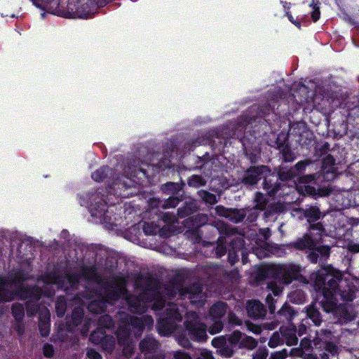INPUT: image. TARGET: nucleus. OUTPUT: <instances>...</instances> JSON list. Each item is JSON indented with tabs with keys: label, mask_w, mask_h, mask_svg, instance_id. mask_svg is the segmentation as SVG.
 Wrapping results in <instances>:
<instances>
[{
	"label": "nucleus",
	"mask_w": 359,
	"mask_h": 359,
	"mask_svg": "<svg viewBox=\"0 0 359 359\" xmlns=\"http://www.w3.org/2000/svg\"><path fill=\"white\" fill-rule=\"evenodd\" d=\"M313 276L316 290H321L323 294L324 299L321 304L324 311L335 312L339 320L345 323L354 320L357 311L350 306H344L339 303V300L351 302L353 299L354 286L343 279L339 271L332 269L325 274L318 273Z\"/></svg>",
	"instance_id": "obj_1"
},
{
	"label": "nucleus",
	"mask_w": 359,
	"mask_h": 359,
	"mask_svg": "<svg viewBox=\"0 0 359 359\" xmlns=\"http://www.w3.org/2000/svg\"><path fill=\"white\" fill-rule=\"evenodd\" d=\"M27 278V276L20 271L11 272L8 278H0V302L11 301L15 297L29 299L27 302V311L28 315H34L38 311V306L35 302L39 299L43 292L39 287H25L21 283Z\"/></svg>",
	"instance_id": "obj_2"
},
{
	"label": "nucleus",
	"mask_w": 359,
	"mask_h": 359,
	"mask_svg": "<svg viewBox=\"0 0 359 359\" xmlns=\"http://www.w3.org/2000/svg\"><path fill=\"white\" fill-rule=\"evenodd\" d=\"M135 285L142 293L140 297H126L132 312L143 313L149 306L154 310H161L165 306V300L156 288L151 287V280L149 278L140 276L136 280Z\"/></svg>",
	"instance_id": "obj_3"
},
{
	"label": "nucleus",
	"mask_w": 359,
	"mask_h": 359,
	"mask_svg": "<svg viewBox=\"0 0 359 359\" xmlns=\"http://www.w3.org/2000/svg\"><path fill=\"white\" fill-rule=\"evenodd\" d=\"M121 323L118 327L117 339L118 344L123 346V353L126 357H130L134 350V342L131 337V330L135 336L141 335L145 327H152L154 320L151 316H145L141 318L131 317L128 315L121 318Z\"/></svg>",
	"instance_id": "obj_4"
},
{
	"label": "nucleus",
	"mask_w": 359,
	"mask_h": 359,
	"mask_svg": "<svg viewBox=\"0 0 359 359\" xmlns=\"http://www.w3.org/2000/svg\"><path fill=\"white\" fill-rule=\"evenodd\" d=\"M126 292L125 280L122 278H117L114 283L105 291L104 294L99 296L98 299L90 302L88 309L93 313H101L105 309L107 303L113 304L119 297H125Z\"/></svg>",
	"instance_id": "obj_5"
},
{
	"label": "nucleus",
	"mask_w": 359,
	"mask_h": 359,
	"mask_svg": "<svg viewBox=\"0 0 359 359\" xmlns=\"http://www.w3.org/2000/svg\"><path fill=\"white\" fill-rule=\"evenodd\" d=\"M182 320V314L177 306L168 303L163 315L157 323V329L161 335L168 336L173 332L177 327V322Z\"/></svg>",
	"instance_id": "obj_6"
},
{
	"label": "nucleus",
	"mask_w": 359,
	"mask_h": 359,
	"mask_svg": "<svg viewBox=\"0 0 359 359\" xmlns=\"http://www.w3.org/2000/svg\"><path fill=\"white\" fill-rule=\"evenodd\" d=\"M184 326L188 334L194 340L198 341L206 340V325L200 321L198 316L196 312L190 311L186 314Z\"/></svg>",
	"instance_id": "obj_7"
},
{
	"label": "nucleus",
	"mask_w": 359,
	"mask_h": 359,
	"mask_svg": "<svg viewBox=\"0 0 359 359\" xmlns=\"http://www.w3.org/2000/svg\"><path fill=\"white\" fill-rule=\"evenodd\" d=\"M177 293L181 297H188L191 304L198 306H202L206 297L205 294L203 293L202 287L198 284H195L186 288L173 287L172 289H167L166 294L170 297H173Z\"/></svg>",
	"instance_id": "obj_8"
},
{
	"label": "nucleus",
	"mask_w": 359,
	"mask_h": 359,
	"mask_svg": "<svg viewBox=\"0 0 359 359\" xmlns=\"http://www.w3.org/2000/svg\"><path fill=\"white\" fill-rule=\"evenodd\" d=\"M79 276L76 274H66L64 276H57L55 274H46L42 281L47 285H56L60 288L67 290L69 287H73L79 282Z\"/></svg>",
	"instance_id": "obj_9"
},
{
	"label": "nucleus",
	"mask_w": 359,
	"mask_h": 359,
	"mask_svg": "<svg viewBox=\"0 0 359 359\" xmlns=\"http://www.w3.org/2000/svg\"><path fill=\"white\" fill-rule=\"evenodd\" d=\"M90 340L94 344L101 343L103 348L111 352L115 346V339L113 336L104 335L101 330L93 332L90 336Z\"/></svg>",
	"instance_id": "obj_10"
},
{
	"label": "nucleus",
	"mask_w": 359,
	"mask_h": 359,
	"mask_svg": "<svg viewBox=\"0 0 359 359\" xmlns=\"http://www.w3.org/2000/svg\"><path fill=\"white\" fill-rule=\"evenodd\" d=\"M265 173H269V169L266 166L251 167L248 170L243 182L249 185L255 184Z\"/></svg>",
	"instance_id": "obj_11"
},
{
	"label": "nucleus",
	"mask_w": 359,
	"mask_h": 359,
	"mask_svg": "<svg viewBox=\"0 0 359 359\" xmlns=\"http://www.w3.org/2000/svg\"><path fill=\"white\" fill-rule=\"evenodd\" d=\"M299 271L300 267L296 264H288L280 266L279 273L281 282L285 285L290 283L292 279L298 278Z\"/></svg>",
	"instance_id": "obj_12"
},
{
	"label": "nucleus",
	"mask_w": 359,
	"mask_h": 359,
	"mask_svg": "<svg viewBox=\"0 0 359 359\" xmlns=\"http://www.w3.org/2000/svg\"><path fill=\"white\" fill-rule=\"evenodd\" d=\"M334 158L331 155H327L323 160L322 170L323 171V180L330 181L335 177Z\"/></svg>",
	"instance_id": "obj_13"
},
{
	"label": "nucleus",
	"mask_w": 359,
	"mask_h": 359,
	"mask_svg": "<svg viewBox=\"0 0 359 359\" xmlns=\"http://www.w3.org/2000/svg\"><path fill=\"white\" fill-rule=\"evenodd\" d=\"M280 332L283 340L287 346L296 345L298 342V338L296 335V328L293 325L284 326L280 328Z\"/></svg>",
	"instance_id": "obj_14"
},
{
	"label": "nucleus",
	"mask_w": 359,
	"mask_h": 359,
	"mask_svg": "<svg viewBox=\"0 0 359 359\" xmlns=\"http://www.w3.org/2000/svg\"><path fill=\"white\" fill-rule=\"evenodd\" d=\"M247 311L250 317L259 318L263 317L266 313V310L262 304L254 300L248 304Z\"/></svg>",
	"instance_id": "obj_15"
},
{
	"label": "nucleus",
	"mask_w": 359,
	"mask_h": 359,
	"mask_svg": "<svg viewBox=\"0 0 359 359\" xmlns=\"http://www.w3.org/2000/svg\"><path fill=\"white\" fill-rule=\"evenodd\" d=\"M310 163V161H299L295 165L294 168L290 169L287 172H285V171H280L279 172L280 179L281 180H287L290 178H292L294 175H296L295 170H297L299 172L304 170L306 166L309 165Z\"/></svg>",
	"instance_id": "obj_16"
},
{
	"label": "nucleus",
	"mask_w": 359,
	"mask_h": 359,
	"mask_svg": "<svg viewBox=\"0 0 359 359\" xmlns=\"http://www.w3.org/2000/svg\"><path fill=\"white\" fill-rule=\"evenodd\" d=\"M227 311V305L221 302L213 304L209 311V316L212 319H220Z\"/></svg>",
	"instance_id": "obj_17"
},
{
	"label": "nucleus",
	"mask_w": 359,
	"mask_h": 359,
	"mask_svg": "<svg viewBox=\"0 0 359 359\" xmlns=\"http://www.w3.org/2000/svg\"><path fill=\"white\" fill-rule=\"evenodd\" d=\"M158 342L151 337H145L140 344V350L142 352L150 353L158 348Z\"/></svg>",
	"instance_id": "obj_18"
},
{
	"label": "nucleus",
	"mask_w": 359,
	"mask_h": 359,
	"mask_svg": "<svg viewBox=\"0 0 359 359\" xmlns=\"http://www.w3.org/2000/svg\"><path fill=\"white\" fill-rule=\"evenodd\" d=\"M39 327L43 337H46L49 334V313L47 310L43 311V316H41L39 319Z\"/></svg>",
	"instance_id": "obj_19"
},
{
	"label": "nucleus",
	"mask_w": 359,
	"mask_h": 359,
	"mask_svg": "<svg viewBox=\"0 0 359 359\" xmlns=\"http://www.w3.org/2000/svg\"><path fill=\"white\" fill-rule=\"evenodd\" d=\"M263 177L264 178L263 184L264 189L268 191L269 194H275L278 190V186L276 184L272 183V178H274L275 176L271 174V171L269 170V173H265Z\"/></svg>",
	"instance_id": "obj_20"
},
{
	"label": "nucleus",
	"mask_w": 359,
	"mask_h": 359,
	"mask_svg": "<svg viewBox=\"0 0 359 359\" xmlns=\"http://www.w3.org/2000/svg\"><path fill=\"white\" fill-rule=\"evenodd\" d=\"M180 199L177 197H170L165 201H160L154 200L151 201V205L161 207L163 209L173 208H175L180 202Z\"/></svg>",
	"instance_id": "obj_21"
},
{
	"label": "nucleus",
	"mask_w": 359,
	"mask_h": 359,
	"mask_svg": "<svg viewBox=\"0 0 359 359\" xmlns=\"http://www.w3.org/2000/svg\"><path fill=\"white\" fill-rule=\"evenodd\" d=\"M293 245L299 250H304L306 248L312 249L315 245V242L313 239L311 238V235L306 234L303 238L294 243Z\"/></svg>",
	"instance_id": "obj_22"
},
{
	"label": "nucleus",
	"mask_w": 359,
	"mask_h": 359,
	"mask_svg": "<svg viewBox=\"0 0 359 359\" xmlns=\"http://www.w3.org/2000/svg\"><path fill=\"white\" fill-rule=\"evenodd\" d=\"M307 316L313 321L316 325H319L321 323L320 313L314 305H311L306 309Z\"/></svg>",
	"instance_id": "obj_23"
},
{
	"label": "nucleus",
	"mask_w": 359,
	"mask_h": 359,
	"mask_svg": "<svg viewBox=\"0 0 359 359\" xmlns=\"http://www.w3.org/2000/svg\"><path fill=\"white\" fill-rule=\"evenodd\" d=\"M305 216L309 223L320 219V212L316 207H311L305 212Z\"/></svg>",
	"instance_id": "obj_24"
},
{
	"label": "nucleus",
	"mask_w": 359,
	"mask_h": 359,
	"mask_svg": "<svg viewBox=\"0 0 359 359\" xmlns=\"http://www.w3.org/2000/svg\"><path fill=\"white\" fill-rule=\"evenodd\" d=\"M213 323L210 326L208 331L211 334H215L222 331L224 327L223 323L220 319H212Z\"/></svg>",
	"instance_id": "obj_25"
},
{
	"label": "nucleus",
	"mask_w": 359,
	"mask_h": 359,
	"mask_svg": "<svg viewBox=\"0 0 359 359\" xmlns=\"http://www.w3.org/2000/svg\"><path fill=\"white\" fill-rule=\"evenodd\" d=\"M13 315L15 320L20 321L24 317V307L20 304H15L12 307Z\"/></svg>",
	"instance_id": "obj_26"
},
{
	"label": "nucleus",
	"mask_w": 359,
	"mask_h": 359,
	"mask_svg": "<svg viewBox=\"0 0 359 359\" xmlns=\"http://www.w3.org/2000/svg\"><path fill=\"white\" fill-rule=\"evenodd\" d=\"M198 194L201 198L203 199L205 203L210 205H213L217 203L216 196L214 194L205 191H200Z\"/></svg>",
	"instance_id": "obj_27"
},
{
	"label": "nucleus",
	"mask_w": 359,
	"mask_h": 359,
	"mask_svg": "<svg viewBox=\"0 0 359 359\" xmlns=\"http://www.w3.org/2000/svg\"><path fill=\"white\" fill-rule=\"evenodd\" d=\"M257 342L252 337L243 336V338L241 342V346L245 347L248 349H253L257 346Z\"/></svg>",
	"instance_id": "obj_28"
},
{
	"label": "nucleus",
	"mask_w": 359,
	"mask_h": 359,
	"mask_svg": "<svg viewBox=\"0 0 359 359\" xmlns=\"http://www.w3.org/2000/svg\"><path fill=\"white\" fill-rule=\"evenodd\" d=\"M188 184L192 187H201L205 184V181L199 175H193L189 178Z\"/></svg>",
	"instance_id": "obj_29"
},
{
	"label": "nucleus",
	"mask_w": 359,
	"mask_h": 359,
	"mask_svg": "<svg viewBox=\"0 0 359 359\" xmlns=\"http://www.w3.org/2000/svg\"><path fill=\"white\" fill-rule=\"evenodd\" d=\"M83 316V310L81 308H76L72 312V322L77 325L80 323Z\"/></svg>",
	"instance_id": "obj_30"
},
{
	"label": "nucleus",
	"mask_w": 359,
	"mask_h": 359,
	"mask_svg": "<svg viewBox=\"0 0 359 359\" xmlns=\"http://www.w3.org/2000/svg\"><path fill=\"white\" fill-rule=\"evenodd\" d=\"M107 168H100L99 170H97L92 174L93 179L97 182L102 181L103 179L107 176Z\"/></svg>",
	"instance_id": "obj_31"
},
{
	"label": "nucleus",
	"mask_w": 359,
	"mask_h": 359,
	"mask_svg": "<svg viewBox=\"0 0 359 359\" xmlns=\"http://www.w3.org/2000/svg\"><path fill=\"white\" fill-rule=\"evenodd\" d=\"M283 341V337L280 338L279 333L274 332L269 341V346L271 348H275L278 346Z\"/></svg>",
	"instance_id": "obj_32"
},
{
	"label": "nucleus",
	"mask_w": 359,
	"mask_h": 359,
	"mask_svg": "<svg viewBox=\"0 0 359 359\" xmlns=\"http://www.w3.org/2000/svg\"><path fill=\"white\" fill-rule=\"evenodd\" d=\"M243 338V334L239 331H235L229 337V341L231 344H241Z\"/></svg>",
	"instance_id": "obj_33"
},
{
	"label": "nucleus",
	"mask_w": 359,
	"mask_h": 359,
	"mask_svg": "<svg viewBox=\"0 0 359 359\" xmlns=\"http://www.w3.org/2000/svg\"><path fill=\"white\" fill-rule=\"evenodd\" d=\"M226 338L224 336L215 337L212 340V346L214 347L218 348H222L224 346H226Z\"/></svg>",
	"instance_id": "obj_34"
},
{
	"label": "nucleus",
	"mask_w": 359,
	"mask_h": 359,
	"mask_svg": "<svg viewBox=\"0 0 359 359\" xmlns=\"http://www.w3.org/2000/svg\"><path fill=\"white\" fill-rule=\"evenodd\" d=\"M226 252V246L224 243L223 238H219L218 239V243L216 248V253L218 257H222L225 255Z\"/></svg>",
	"instance_id": "obj_35"
},
{
	"label": "nucleus",
	"mask_w": 359,
	"mask_h": 359,
	"mask_svg": "<svg viewBox=\"0 0 359 359\" xmlns=\"http://www.w3.org/2000/svg\"><path fill=\"white\" fill-rule=\"evenodd\" d=\"M256 205L255 208L257 209L263 210L266 205V200L264 198L263 195L257 193L255 198Z\"/></svg>",
	"instance_id": "obj_36"
},
{
	"label": "nucleus",
	"mask_w": 359,
	"mask_h": 359,
	"mask_svg": "<svg viewBox=\"0 0 359 359\" xmlns=\"http://www.w3.org/2000/svg\"><path fill=\"white\" fill-rule=\"evenodd\" d=\"M268 288L270 289L275 296L279 295L282 292V287L277 283L271 281L268 283Z\"/></svg>",
	"instance_id": "obj_37"
},
{
	"label": "nucleus",
	"mask_w": 359,
	"mask_h": 359,
	"mask_svg": "<svg viewBox=\"0 0 359 359\" xmlns=\"http://www.w3.org/2000/svg\"><path fill=\"white\" fill-rule=\"evenodd\" d=\"M65 309L66 305L63 301L60 300L56 303L55 309L58 316L62 317L64 316L65 313Z\"/></svg>",
	"instance_id": "obj_38"
},
{
	"label": "nucleus",
	"mask_w": 359,
	"mask_h": 359,
	"mask_svg": "<svg viewBox=\"0 0 359 359\" xmlns=\"http://www.w3.org/2000/svg\"><path fill=\"white\" fill-rule=\"evenodd\" d=\"M317 252H318L319 257L326 259L330 255V248L327 246H320L317 248Z\"/></svg>",
	"instance_id": "obj_39"
},
{
	"label": "nucleus",
	"mask_w": 359,
	"mask_h": 359,
	"mask_svg": "<svg viewBox=\"0 0 359 359\" xmlns=\"http://www.w3.org/2000/svg\"><path fill=\"white\" fill-rule=\"evenodd\" d=\"M311 6L312 7V13H311V18L314 22H316L320 18V11H319V6L314 4L313 1L311 4Z\"/></svg>",
	"instance_id": "obj_40"
},
{
	"label": "nucleus",
	"mask_w": 359,
	"mask_h": 359,
	"mask_svg": "<svg viewBox=\"0 0 359 359\" xmlns=\"http://www.w3.org/2000/svg\"><path fill=\"white\" fill-rule=\"evenodd\" d=\"M99 324L105 327H109L112 325L111 318L109 316H103L99 320Z\"/></svg>",
	"instance_id": "obj_41"
},
{
	"label": "nucleus",
	"mask_w": 359,
	"mask_h": 359,
	"mask_svg": "<svg viewBox=\"0 0 359 359\" xmlns=\"http://www.w3.org/2000/svg\"><path fill=\"white\" fill-rule=\"evenodd\" d=\"M196 359H214V357L211 351L204 349L201 351L199 356Z\"/></svg>",
	"instance_id": "obj_42"
},
{
	"label": "nucleus",
	"mask_w": 359,
	"mask_h": 359,
	"mask_svg": "<svg viewBox=\"0 0 359 359\" xmlns=\"http://www.w3.org/2000/svg\"><path fill=\"white\" fill-rule=\"evenodd\" d=\"M43 351L44 355L48 358H50L53 355V347L50 344H45Z\"/></svg>",
	"instance_id": "obj_43"
},
{
	"label": "nucleus",
	"mask_w": 359,
	"mask_h": 359,
	"mask_svg": "<svg viewBox=\"0 0 359 359\" xmlns=\"http://www.w3.org/2000/svg\"><path fill=\"white\" fill-rule=\"evenodd\" d=\"M325 349L328 353L334 355L337 352V347L332 343L328 342L325 345Z\"/></svg>",
	"instance_id": "obj_44"
},
{
	"label": "nucleus",
	"mask_w": 359,
	"mask_h": 359,
	"mask_svg": "<svg viewBox=\"0 0 359 359\" xmlns=\"http://www.w3.org/2000/svg\"><path fill=\"white\" fill-rule=\"evenodd\" d=\"M229 323L230 324L239 325L241 324V321L238 318V317L233 313H229Z\"/></svg>",
	"instance_id": "obj_45"
},
{
	"label": "nucleus",
	"mask_w": 359,
	"mask_h": 359,
	"mask_svg": "<svg viewBox=\"0 0 359 359\" xmlns=\"http://www.w3.org/2000/svg\"><path fill=\"white\" fill-rule=\"evenodd\" d=\"M246 326L248 327V330L250 332L255 333V334H260L262 329L259 326L252 324V323H246Z\"/></svg>",
	"instance_id": "obj_46"
},
{
	"label": "nucleus",
	"mask_w": 359,
	"mask_h": 359,
	"mask_svg": "<svg viewBox=\"0 0 359 359\" xmlns=\"http://www.w3.org/2000/svg\"><path fill=\"white\" fill-rule=\"evenodd\" d=\"M87 355L90 359H102V355L94 349H88Z\"/></svg>",
	"instance_id": "obj_47"
},
{
	"label": "nucleus",
	"mask_w": 359,
	"mask_h": 359,
	"mask_svg": "<svg viewBox=\"0 0 359 359\" xmlns=\"http://www.w3.org/2000/svg\"><path fill=\"white\" fill-rule=\"evenodd\" d=\"M318 257L319 255L317 252V248L313 249L308 255V258L313 263H316Z\"/></svg>",
	"instance_id": "obj_48"
},
{
	"label": "nucleus",
	"mask_w": 359,
	"mask_h": 359,
	"mask_svg": "<svg viewBox=\"0 0 359 359\" xmlns=\"http://www.w3.org/2000/svg\"><path fill=\"white\" fill-rule=\"evenodd\" d=\"M220 353L224 357L230 358L233 355V351L231 348L224 346L223 348H221Z\"/></svg>",
	"instance_id": "obj_49"
},
{
	"label": "nucleus",
	"mask_w": 359,
	"mask_h": 359,
	"mask_svg": "<svg viewBox=\"0 0 359 359\" xmlns=\"http://www.w3.org/2000/svg\"><path fill=\"white\" fill-rule=\"evenodd\" d=\"M303 353H304V351L302 349L296 348L291 349V351H290L289 355L297 356V357H300L302 358Z\"/></svg>",
	"instance_id": "obj_50"
},
{
	"label": "nucleus",
	"mask_w": 359,
	"mask_h": 359,
	"mask_svg": "<svg viewBox=\"0 0 359 359\" xmlns=\"http://www.w3.org/2000/svg\"><path fill=\"white\" fill-rule=\"evenodd\" d=\"M174 357L175 359H191L188 354L180 351L176 352L174 355Z\"/></svg>",
	"instance_id": "obj_51"
},
{
	"label": "nucleus",
	"mask_w": 359,
	"mask_h": 359,
	"mask_svg": "<svg viewBox=\"0 0 359 359\" xmlns=\"http://www.w3.org/2000/svg\"><path fill=\"white\" fill-rule=\"evenodd\" d=\"M292 312L291 307L289 306H283L282 308L279 310L278 313L281 315L286 316L287 314L290 315Z\"/></svg>",
	"instance_id": "obj_52"
},
{
	"label": "nucleus",
	"mask_w": 359,
	"mask_h": 359,
	"mask_svg": "<svg viewBox=\"0 0 359 359\" xmlns=\"http://www.w3.org/2000/svg\"><path fill=\"white\" fill-rule=\"evenodd\" d=\"M266 301L269 305V310L271 311V313H273L275 310V306L273 304V298L271 296V294L267 295Z\"/></svg>",
	"instance_id": "obj_53"
},
{
	"label": "nucleus",
	"mask_w": 359,
	"mask_h": 359,
	"mask_svg": "<svg viewBox=\"0 0 359 359\" xmlns=\"http://www.w3.org/2000/svg\"><path fill=\"white\" fill-rule=\"evenodd\" d=\"M348 249L353 252H359V243H351Z\"/></svg>",
	"instance_id": "obj_54"
},
{
	"label": "nucleus",
	"mask_w": 359,
	"mask_h": 359,
	"mask_svg": "<svg viewBox=\"0 0 359 359\" xmlns=\"http://www.w3.org/2000/svg\"><path fill=\"white\" fill-rule=\"evenodd\" d=\"M144 231L147 234H153V233H155L156 231V229H151V224H146L144 226Z\"/></svg>",
	"instance_id": "obj_55"
},
{
	"label": "nucleus",
	"mask_w": 359,
	"mask_h": 359,
	"mask_svg": "<svg viewBox=\"0 0 359 359\" xmlns=\"http://www.w3.org/2000/svg\"><path fill=\"white\" fill-rule=\"evenodd\" d=\"M260 233L262 235L264 240H267L271 236L270 230L269 229H261Z\"/></svg>",
	"instance_id": "obj_56"
},
{
	"label": "nucleus",
	"mask_w": 359,
	"mask_h": 359,
	"mask_svg": "<svg viewBox=\"0 0 359 359\" xmlns=\"http://www.w3.org/2000/svg\"><path fill=\"white\" fill-rule=\"evenodd\" d=\"M311 230H317L318 233H320L321 231H323V228L320 223H317L313 225H311Z\"/></svg>",
	"instance_id": "obj_57"
},
{
	"label": "nucleus",
	"mask_w": 359,
	"mask_h": 359,
	"mask_svg": "<svg viewBox=\"0 0 359 359\" xmlns=\"http://www.w3.org/2000/svg\"><path fill=\"white\" fill-rule=\"evenodd\" d=\"M302 359H318V357L316 355L313 353H307L304 352L302 355Z\"/></svg>",
	"instance_id": "obj_58"
},
{
	"label": "nucleus",
	"mask_w": 359,
	"mask_h": 359,
	"mask_svg": "<svg viewBox=\"0 0 359 359\" xmlns=\"http://www.w3.org/2000/svg\"><path fill=\"white\" fill-rule=\"evenodd\" d=\"M179 344L184 348H188L190 345L189 341L184 338L179 339Z\"/></svg>",
	"instance_id": "obj_59"
},
{
	"label": "nucleus",
	"mask_w": 359,
	"mask_h": 359,
	"mask_svg": "<svg viewBox=\"0 0 359 359\" xmlns=\"http://www.w3.org/2000/svg\"><path fill=\"white\" fill-rule=\"evenodd\" d=\"M316 177V175H307L306 176L303 180L304 182H305L306 183L309 182H311L312 180H314Z\"/></svg>",
	"instance_id": "obj_60"
},
{
	"label": "nucleus",
	"mask_w": 359,
	"mask_h": 359,
	"mask_svg": "<svg viewBox=\"0 0 359 359\" xmlns=\"http://www.w3.org/2000/svg\"><path fill=\"white\" fill-rule=\"evenodd\" d=\"M233 255H234V252H232L231 251H229V258L232 264H234L236 259H237V256H233Z\"/></svg>",
	"instance_id": "obj_61"
},
{
	"label": "nucleus",
	"mask_w": 359,
	"mask_h": 359,
	"mask_svg": "<svg viewBox=\"0 0 359 359\" xmlns=\"http://www.w3.org/2000/svg\"><path fill=\"white\" fill-rule=\"evenodd\" d=\"M305 191L309 194H313L315 192L314 188L310 186H305Z\"/></svg>",
	"instance_id": "obj_62"
},
{
	"label": "nucleus",
	"mask_w": 359,
	"mask_h": 359,
	"mask_svg": "<svg viewBox=\"0 0 359 359\" xmlns=\"http://www.w3.org/2000/svg\"><path fill=\"white\" fill-rule=\"evenodd\" d=\"M146 359H163V356L161 354H158L157 355H151L147 357Z\"/></svg>",
	"instance_id": "obj_63"
},
{
	"label": "nucleus",
	"mask_w": 359,
	"mask_h": 359,
	"mask_svg": "<svg viewBox=\"0 0 359 359\" xmlns=\"http://www.w3.org/2000/svg\"><path fill=\"white\" fill-rule=\"evenodd\" d=\"M88 329H89L88 323H86L85 324V328H84V329H83V330H81V334H82L83 336H85V335L87 334V332H88Z\"/></svg>",
	"instance_id": "obj_64"
}]
</instances>
